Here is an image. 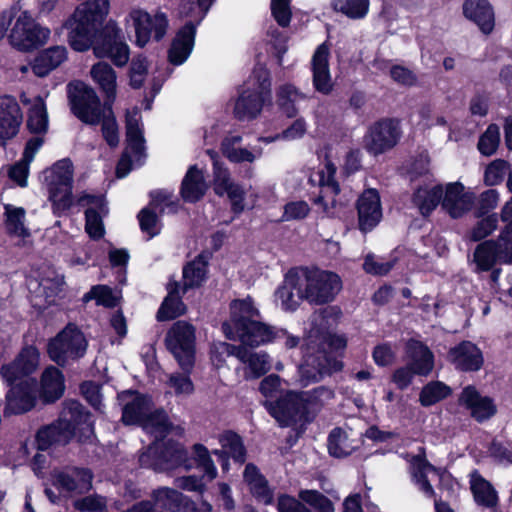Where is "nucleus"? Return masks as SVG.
Here are the masks:
<instances>
[{"label": "nucleus", "instance_id": "nucleus-57", "mask_svg": "<svg viewBox=\"0 0 512 512\" xmlns=\"http://www.w3.org/2000/svg\"><path fill=\"white\" fill-rule=\"evenodd\" d=\"M299 498L314 508L317 512H334V505L331 500L316 490H302Z\"/></svg>", "mask_w": 512, "mask_h": 512}, {"label": "nucleus", "instance_id": "nucleus-58", "mask_svg": "<svg viewBox=\"0 0 512 512\" xmlns=\"http://www.w3.org/2000/svg\"><path fill=\"white\" fill-rule=\"evenodd\" d=\"M500 143L499 127L495 124L488 126L478 141V149L485 156L493 155Z\"/></svg>", "mask_w": 512, "mask_h": 512}, {"label": "nucleus", "instance_id": "nucleus-35", "mask_svg": "<svg viewBox=\"0 0 512 512\" xmlns=\"http://www.w3.org/2000/svg\"><path fill=\"white\" fill-rule=\"evenodd\" d=\"M409 365L414 373L421 376L428 375L434 367V355L432 351L421 341L410 339L405 346Z\"/></svg>", "mask_w": 512, "mask_h": 512}, {"label": "nucleus", "instance_id": "nucleus-59", "mask_svg": "<svg viewBox=\"0 0 512 512\" xmlns=\"http://www.w3.org/2000/svg\"><path fill=\"white\" fill-rule=\"evenodd\" d=\"M498 217L496 214L488 215L481 219L470 231V240L477 242L491 235L497 228Z\"/></svg>", "mask_w": 512, "mask_h": 512}, {"label": "nucleus", "instance_id": "nucleus-14", "mask_svg": "<svg viewBox=\"0 0 512 512\" xmlns=\"http://www.w3.org/2000/svg\"><path fill=\"white\" fill-rule=\"evenodd\" d=\"M165 343L180 367L189 372L194 365L195 329L185 322L178 321L167 332Z\"/></svg>", "mask_w": 512, "mask_h": 512}, {"label": "nucleus", "instance_id": "nucleus-30", "mask_svg": "<svg viewBox=\"0 0 512 512\" xmlns=\"http://www.w3.org/2000/svg\"><path fill=\"white\" fill-rule=\"evenodd\" d=\"M196 26L188 21L176 32L168 50L169 64H183L189 58L195 45Z\"/></svg>", "mask_w": 512, "mask_h": 512}, {"label": "nucleus", "instance_id": "nucleus-43", "mask_svg": "<svg viewBox=\"0 0 512 512\" xmlns=\"http://www.w3.org/2000/svg\"><path fill=\"white\" fill-rule=\"evenodd\" d=\"M48 113L44 100L36 97L28 112L27 127L31 133L36 134L35 137H42L48 131Z\"/></svg>", "mask_w": 512, "mask_h": 512}, {"label": "nucleus", "instance_id": "nucleus-42", "mask_svg": "<svg viewBox=\"0 0 512 512\" xmlns=\"http://www.w3.org/2000/svg\"><path fill=\"white\" fill-rule=\"evenodd\" d=\"M443 199V188L440 185L419 187L413 195V203L423 216L429 215Z\"/></svg>", "mask_w": 512, "mask_h": 512}, {"label": "nucleus", "instance_id": "nucleus-13", "mask_svg": "<svg viewBox=\"0 0 512 512\" xmlns=\"http://www.w3.org/2000/svg\"><path fill=\"white\" fill-rule=\"evenodd\" d=\"M93 53L99 59L95 64H107L103 59H110L112 64H129L130 49L121 29L115 23H107L92 45Z\"/></svg>", "mask_w": 512, "mask_h": 512}, {"label": "nucleus", "instance_id": "nucleus-33", "mask_svg": "<svg viewBox=\"0 0 512 512\" xmlns=\"http://www.w3.org/2000/svg\"><path fill=\"white\" fill-rule=\"evenodd\" d=\"M459 403L468 409L471 416L479 422L489 419L496 413L493 400L482 396L474 386H467L463 389Z\"/></svg>", "mask_w": 512, "mask_h": 512}, {"label": "nucleus", "instance_id": "nucleus-63", "mask_svg": "<svg viewBox=\"0 0 512 512\" xmlns=\"http://www.w3.org/2000/svg\"><path fill=\"white\" fill-rule=\"evenodd\" d=\"M168 385L177 396H190L194 393V384L187 374L173 373L169 376Z\"/></svg>", "mask_w": 512, "mask_h": 512}, {"label": "nucleus", "instance_id": "nucleus-41", "mask_svg": "<svg viewBox=\"0 0 512 512\" xmlns=\"http://www.w3.org/2000/svg\"><path fill=\"white\" fill-rule=\"evenodd\" d=\"M471 491L475 502L485 508H494L498 504V495L493 486L477 472L471 475Z\"/></svg>", "mask_w": 512, "mask_h": 512}, {"label": "nucleus", "instance_id": "nucleus-25", "mask_svg": "<svg viewBox=\"0 0 512 512\" xmlns=\"http://www.w3.org/2000/svg\"><path fill=\"white\" fill-rule=\"evenodd\" d=\"M39 365V352L33 346L23 348L18 357L1 369V375L7 384L18 380L31 379L29 377Z\"/></svg>", "mask_w": 512, "mask_h": 512}, {"label": "nucleus", "instance_id": "nucleus-29", "mask_svg": "<svg viewBox=\"0 0 512 512\" xmlns=\"http://www.w3.org/2000/svg\"><path fill=\"white\" fill-rule=\"evenodd\" d=\"M52 483L61 491L82 494L92 487V473L80 468L57 471L53 474Z\"/></svg>", "mask_w": 512, "mask_h": 512}, {"label": "nucleus", "instance_id": "nucleus-32", "mask_svg": "<svg viewBox=\"0 0 512 512\" xmlns=\"http://www.w3.org/2000/svg\"><path fill=\"white\" fill-rule=\"evenodd\" d=\"M23 121L21 108L15 98L3 96L0 98V138L12 139L19 132Z\"/></svg>", "mask_w": 512, "mask_h": 512}, {"label": "nucleus", "instance_id": "nucleus-11", "mask_svg": "<svg viewBox=\"0 0 512 512\" xmlns=\"http://www.w3.org/2000/svg\"><path fill=\"white\" fill-rule=\"evenodd\" d=\"M125 122L127 146L117 164L116 174L118 178L125 177L134 166L140 165L145 151V140L139 110L134 108L131 111H127Z\"/></svg>", "mask_w": 512, "mask_h": 512}, {"label": "nucleus", "instance_id": "nucleus-64", "mask_svg": "<svg viewBox=\"0 0 512 512\" xmlns=\"http://www.w3.org/2000/svg\"><path fill=\"white\" fill-rule=\"evenodd\" d=\"M139 224L142 232L146 233L149 238L154 237L160 232V225L155 212L150 208L142 209L138 214Z\"/></svg>", "mask_w": 512, "mask_h": 512}, {"label": "nucleus", "instance_id": "nucleus-40", "mask_svg": "<svg viewBox=\"0 0 512 512\" xmlns=\"http://www.w3.org/2000/svg\"><path fill=\"white\" fill-rule=\"evenodd\" d=\"M65 390L64 376L62 372L50 366L46 368L41 377L40 395L44 402H54L58 400Z\"/></svg>", "mask_w": 512, "mask_h": 512}, {"label": "nucleus", "instance_id": "nucleus-50", "mask_svg": "<svg viewBox=\"0 0 512 512\" xmlns=\"http://www.w3.org/2000/svg\"><path fill=\"white\" fill-rule=\"evenodd\" d=\"M220 444L222 446V450H215L213 453L218 456H222L223 454H228L234 460L242 463L245 460V448L241 441V438L233 433V432H225L221 435Z\"/></svg>", "mask_w": 512, "mask_h": 512}, {"label": "nucleus", "instance_id": "nucleus-18", "mask_svg": "<svg viewBox=\"0 0 512 512\" xmlns=\"http://www.w3.org/2000/svg\"><path fill=\"white\" fill-rule=\"evenodd\" d=\"M336 167L327 161L322 168L309 176V182L320 188V194L314 199L318 210L324 216H331L335 206V196L340 192L339 184L335 181Z\"/></svg>", "mask_w": 512, "mask_h": 512}, {"label": "nucleus", "instance_id": "nucleus-34", "mask_svg": "<svg viewBox=\"0 0 512 512\" xmlns=\"http://www.w3.org/2000/svg\"><path fill=\"white\" fill-rule=\"evenodd\" d=\"M462 8L464 16L475 23L483 34L492 33L495 27V13L488 0H465Z\"/></svg>", "mask_w": 512, "mask_h": 512}, {"label": "nucleus", "instance_id": "nucleus-60", "mask_svg": "<svg viewBox=\"0 0 512 512\" xmlns=\"http://www.w3.org/2000/svg\"><path fill=\"white\" fill-rule=\"evenodd\" d=\"M67 60L65 46H51L39 52L34 62L29 64H63Z\"/></svg>", "mask_w": 512, "mask_h": 512}, {"label": "nucleus", "instance_id": "nucleus-28", "mask_svg": "<svg viewBox=\"0 0 512 512\" xmlns=\"http://www.w3.org/2000/svg\"><path fill=\"white\" fill-rule=\"evenodd\" d=\"M474 200V194L466 191L462 184L450 183L446 186L441 203L452 218H460L471 210Z\"/></svg>", "mask_w": 512, "mask_h": 512}, {"label": "nucleus", "instance_id": "nucleus-9", "mask_svg": "<svg viewBox=\"0 0 512 512\" xmlns=\"http://www.w3.org/2000/svg\"><path fill=\"white\" fill-rule=\"evenodd\" d=\"M470 263L475 273L488 272L502 264H512V226L505 225L496 239L480 242L473 251Z\"/></svg>", "mask_w": 512, "mask_h": 512}, {"label": "nucleus", "instance_id": "nucleus-37", "mask_svg": "<svg viewBox=\"0 0 512 512\" xmlns=\"http://www.w3.org/2000/svg\"><path fill=\"white\" fill-rule=\"evenodd\" d=\"M230 324L233 331L243 330L244 325L259 318L260 313L250 297L234 300L230 304Z\"/></svg>", "mask_w": 512, "mask_h": 512}, {"label": "nucleus", "instance_id": "nucleus-44", "mask_svg": "<svg viewBox=\"0 0 512 512\" xmlns=\"http://www.w3.org/2000/svg\"><path fill=\"white\" fill-rule=\"evenodd\" d=\"M180 289L181 287L177 283H170L168 285V295L157 313L158 320L174 319L185 312V306L180 300Z\"/></svg>", "mask_w": 512, "mask_h": 512}, {"label": "nucleus", "instance_id": "nucleus-49", "mask_svg": "<svg viewBox=\"0 0 512 512\" xmlns=\"http://www.w3.org/2000/svg\"><path fill=\"white\" fill-rule=\"evenodd\" d=\"M267 34L270 38L266 43V52L277 64H282L283 56L288 50V34L272 26Z\"/></svg>", "mask_w": 512, "mask_h": 512}, {"label": "nucleus", "instance_id": "nucleus-20", "mask_svg": "<svg viewBox=\"0 0 512 512\" xmlns=\"http://www.w3.org/2000/svg\"><path fill=\"white\" fill-rule=\"evenodd\" d=\"M208 154L213 160V186L214 191L219 196L226 195L231 204V210L239 214L245 209V191L241 185L235 183L230 176L226 167L216 160L217 154L214 151L208 150Z\"/></svg>", "mask_w": 512, "mask_h": 512}, {"label": "nucleus", "instance_id": "nucleus-26", "mask_svg": "<svg viewBox=\"0 0 512 512\" xmlns=\"http://www.w3.org/2000/svg\"><path fill=\"white\" fill-rule=\"evenodd\" d=\"M243 330L233 331L230 324H223V332L230 340H239L248 346H259L271 342L275 337L273 329L258 319L244 325Z\"/></svg>", "mask_w": 512, "mask_h": 512}, {"label": "nucleus", "instance_id": "nucleus-10", "mask_svg": "<svg viewBox=\"0 0 512 512\" xmlns=\"http://www.w3.org/2000/svg\"><path fill=\"white\" fill-rule=\"evenodd\" d=\"M67 98L72 114L86 125H98L106 112V100L102 103L96 91L82 81L67 85Z\"/></svg>", "mask_w": 512, "mask_h": 512}, {"label": "nucleus", "instance_id": "nucleus-36", "mask_svg": "<svg viewBox=\"0 0 512 512\" xmlns=\"http://www.w3.org/2000/svg\"><path fill=\"white\" fill-rule=\"evenodd\" d=\"M42 146V137H31L25 145L22 158L10 167L9 177L20 187L27 186L30 164Z\"/></svg>", "mask_w": 512, "mask_h": 512}, {"label": "nucleus", "instance_id": "nucleus-31", "mask_svg": "<svg viewBox=\"0 0 512 512\" xmlns=\"http://www.w3.org/2000/svg\"><path fill=\"white\" fill-rule=\"evenodd\" d=\"M448 360L461 371H478L484 363L482 351L470 341H462L452 347Z\"/></svg>", "mask_w": 512, "mask_h": 512}, {"label": "nucleus", "instance_id": "nucleus-1", "mask_svg": "<svg viewBox=\"0 0 512 512\" xmlns=\"http://www.w3.org/2000/svg\"><path fill=\"white\" fill-rule=\"evenodd\" d=\"M152 402L148 396L134 395L123 408L122 421L125 424H140L155 441L139 457L140 465L158 472L169 471L180 466L190 468L188 452L179 443L161 440L173 429L166 413L162 410L151 412Z\"/></svg>", "mask_w": 512, "mask_h": 512}, {"label": "nucleus", "instance_id": "nucleus-15", "mask_svg": "<svg viewBox=\"0 0 512 512\" xmlns=\"http://www.w3.org/2000/svg\"><path fill=\"white\" fill-rule=\"evenodd\" d=\"M49 34V29L41 27L28 11H23L12 26L8 38L13 47L28 52L42 46Z\"/></svg>", "mask_w": 512, "mask_h": 512}, {"label": "nucleus", "instance_id": "nucleus-17", "mask_svg": "<svg viewBox=\"0 0 512 512\" xmlns=\"http://www.w3.org/2000/svg\"><path fill=\"white\" fill-rule=\"evenodd\" d=\"M285 383L278 375L270 374L259 385L261 394L266 398L265 407L280 427L288 426V393L282 387Z\"/></svg>", "mask_w": 512, "mask_h": 512}, {"label": "nucleus", "instance_id": "nucleus-3", "mask_svg": "<svg viewBox=\"0 0 512 512\" xmlns=\"http://www.w3.org/2000/svg\"><path fill=\"white\" fill-rule=\"evenodd\" d=\"M108 0H87L76 7L65 20L70 47L78 52L88 51L104 29L108 15Z\"/></svg>", "mask_w": 512, "mask_h": 512}, {"label": "nucleus", "instance_id": "nucleus-23", "mask_svg": "<svg viewBox=\"0 0 512 512\" xmlns=\"http://www.w3.org/2000/svg\"><path fill=\"white\" fill-rule=\"evenodd\" d=\"M77 203L86 207L85 230L88 235L95 240L102 238L105 232L102 219L108 213L104 197L83 193L79 196Z\"/></svg>", "mask_w": 512, "mask_h": 512}, {"label": "nucleus", "instance_id": "nucleus-39", "mask_svg": "<svg viewBox=\"0 0 512 512\" xmlns=\"http://www.w3.org/2000/svg\"><path fill=\"white\" fill-rule=\"evenodd\" d=\"M244 481L253 496L261 503L269 505L273 502V492L265 477L254 464H247L243 472Z\"/></svg>", "mask_w": 512, "mask_h": 512}, {"label": "nucleus", "instance_id": "nucleus-54", "mask_svg": "<svg viewBox=\"0 0 512 512\" xmlns=\"http://www.w3.org/2000/svg\"><path fill=\"white\" fill-rule=\"evenodd\" d=\"M6 225L10 233L25 237L28 230L24 225L25 210L20 207H14L10 204L5 205Z\"/></svg>", "mask_w": 512, "mask_h": 512}, {"label": "nucleus", "instance_id": "nucleus-24", "mask_svg": "<svg viewBox=\"0 0 512 512\" xmlns=\"http://www.w3.org/2000/svg\"><path fill=\"white\" fill-rule=\"evenodd\" d=\"M432 471H436V468L426 460L424 452L412 457L410 465L412 480L426 497L434 498L435 511L454 512L446 502L436 498L434 488L427 477L428 473Z\"/></svg>", "mask_w": 512, "mask_h": 512}, {"label": "nucleus", "instance_id": "nucleus-55", "mask_svg": "<svg viewBox=\"0 0 512 512\" xmlns=\"http://www.w3.org/2000/svg\"><path fill=\"white\" fill-rule=\"evenodd\" d=\"M451 389L442 382H431L423 387L420 402L423 406H431L450 395Z\"/></svg>", "mask_w": 512, "mask_h": 512}, {"label": "nucleus", "instance_id": "nucleus-12", "mask_svg": "<svg viewBox=\"0 0 512 512\" xmlns=\"http://www.w3.org/2000/svg\"><path fill=\"white\" fill-rule=\"evenodd\" d=\"M88 342L80 329L69 324L48 344V354L52 361L65 365L70 360H77L86 353Z\"/></svg>", "mask_w": 512, "mask_h": 512}, {"label": "nucleus", "instance_id": "nucleus-51", "mask_svg": "<svg viewBox=\"0 0 512 512\" xmlns=\"http://www.w3.org/2000/svg\"><path fill=\"white\" fill-rule=\"evenodd\" d=\"M152 498L154 500V507L164 511H175L183 501L182 493L168 487L155 490Z\"/></svg>", "mask_w": 512, "mask_h": 512}, {"label": "nucleus", "instance_id": "nucleus-5", "mask_svg": "<svg viewBox=\"0 0 512 512\" xmlns=\"http://www.w3.org/2000/svg\"><path fill=\"white\" fill-rule=\"evenodd\" d=\"M78 432L80 439L93 434V421L83 406L70 401L65 404L61 417L56 424L38 431L36 442L39 450H46L52 444H66Z\"/></svg>", "mask_w": 512, "mask_h": 512}, {"label": "nucleus", "instance_id": "nucleus-27", "mask_svg": "<svg viewBox=\"0 0 512 512\" xmlns=\"http://www.w3.org/2000/svg\"><path fill=\"white\" fill-rule=\"evenodd\" d=\"M358 224L362 232L371 231L382 218L380 196L376 189L362 193L357 202Z\"/></svg>", "mask_w": 512, "mask_h": 512}, {"label": "nucleus", "instance_id": "nucleus-21", "mask_svg": "<svg viewBox=\"0 0 512 512\" xmlns=\"http://www.w3.org/2000/svg\"><path fill=\"white\" fill-rule=\"evenodd\" d=\"M218 349L227 355H233L244 364V378L258 379L270 370V359L265 352L250 351L242 346L220 343Z\"/></svg>", "mask_w": 512, "mask_h": 512}, {"label": "nucleus", "instance_id": "nucleus-8", "mask_svg": "<svg viewBox=\"0 0 512 512\" xmlns=\"http://www.w3.org/2000/svg\"><path fill=\"white\" fill-rule=\"evenodd\" d=\"M43 181L52 203L53 213L61 216L73 204V164L69 159H62L43 172Z\"/></svg>", "mask_w": 512, "mask_h": 512}, {"label": "nucleus", "instance_id": "nucleus-7", "mask_svg": "<svg viewBox=\"0 0 512 512\" xmlns=\"http://www.w3.org/2000/svg\"><path fill=\"white\" fill-rule=\"evenodd\" d=\"M270 78L264 66L256 67L242 86L235 103L234 114L239 120H252L270 99Z\"/></svg>", "mask_w": 512, "mask_h": 512}, {"label": "nucleus", "instance_id": "nucleus-19", "mask_svg": "<svg viewBox=\"0 0 512 512\" xmlns=\"http://www.w3.org/2000/svg\"><path fill=\"white\" fill-rule=\"evenodd\" d=\"M401 135L399 120L382 119L369 128L364 137L365 148L373 155L382 154L396 146Z\"/></svg>", "mask_w": 512, "mask_h": 512}, {"label": "nucleus", "instance_id": "nucleus-22", "mask_svg": "<svg viewBox=\"0 0 512 512\" xmlns=\"http://www.w3.org/2000/svg\"><path fill=\"white\" fill-rule=\"evenodd\" d=\"M8 385L11 388L6 394L5 414H22L35 406L36 382L34 379L18 380Z\"/></svg>", "mask_w": 512, "mask_h": 512}, {"label": "nucleus", "instance_id": "nucleus-16", "mask_svg": "<svg viewBox=\"0 0 512 512\" xmlns=\"http://www.w3.org/2000/svg\"><path fill=\"white\" fill-rule=\"evenodd\" d=\"M129 16L135 31V44L139 48H144L152 38L159 42L166 35L169 23L165 13L152 16L145 10L134 9Z\"/></svg>", "mask_w": 512, "mask_h": 512}, {"label": "nucleus", "instance_id": "nucleus-46", "mask_svg": "<svg viewBox=\"0 0 512 512\" xmlns=\"http://www.w3.org/2000/svg\"><path fill=\"white\" fill-rule=\"evenodd\" d=\"M91 76L105 94L106 104L116 99V74L111 66H92Z\"/></svg>", "mask_w": 512, "mask_h": 512}, {"label": "nucleus", "instance_id": "nucleus-53", "mask_svg": "<svg viewBox=\"0 0 512 512\" xmlns=\"http://www.w3.org/2000/svg\"><path fill=\"white\" fill-rule=\"evenodd\" d=\"M353 450L348 441L346 432L339 427L334 428L328 436V451L331 456L342 458L348 456Z\"/></svg>", "mask_w": 512, "mask_h": 512}, {"label": "nucleus", "instance_id": "nucleus-45", "mask_svg": "<svg viewBox=\"0 0 512 512\" xmlns=\"http://www.w3.org/2000/svg\"><path fill=\"white\" fill-rule=\"evenodd\" d=\"M152 71L147 70V66H132L130 71V84L133 88H139L143 84L144 78L150 74L149 82L152 85V90L157 93L164 80L166 79V69L164 66H151Z\"/></svg>", "mask_w": 512, "mask_h": 512}, {"label": "nucleus", "instance_id": "nucleus-56", "mask_svg": "<svg viewBox=\"0 0 512 512\" xmlns=\"http://www.w3.org/2000/svg\"><path fill=\"white\" fill-rule=\"evenodd\" d=\"M336 9L352 19L364 18L369 10V0H336Z\"/></svg>", "mask_w": 512, "mask_h": 512}, {"label": "nucleus", "instance_id": "nucleus-61", "mask_svg": "<svg viewBox=\"0 0 512 512\" xmlns=\"http://www.w3.org/2000/svg\"><path fill=\"white\" fill-rule=\"evenodd\" d=\"M84 299L86 301L89 299H95L99 305L114 307L118 303L119 296L115 294L108 286L97 285L94 286L89 291V293L84 296Z\"/></svg>", "mask_w": 512, "mask_h": 512}, {"label": "nucleus", "instance_id": "nucleus-52", "mask_svg": "<svg viewBox=\"0 0 512 512\" xmlns=\"http://www.w3.org/2000/svg\"><path fill=\"white\" fill-rule=\"evenodd\" d=\"M101 132L106 143L114 148L119 144V127L113 111V105L106 104V112L103 114L100 123Z\"/></svg>", "mask_w": 512, "mask_h": 512}, {"label": "nucleus", "instance_id": "nucleus-2", "mask_svg": "<svg viewBox=\"0 0 512 512\" xmlns=\"http://www.w3.org/2000/svg\"><path fill=\"white\" fill-rule=\"evenodd\" d=\"M340 315L341 310L336 306L326 307L313 315L304 361L299 366L303 384L318 382L324 375H331L343 368V363L337 355H342L347 346V339L344 335L328 332L329 319L336 321Z\"/></svg>", "mask_w": 512, "mask_h": 512}, {"label": "nucleus", "instance_id": "nucleus-48", "mask_svg": "<svg viewBox=\"0 0 512 512\" xmlns=\"http://www.w3.org/2000/svg\"><path fill=\"white\" fill-rule=\"evenodd\" d=\"M206 276V261L203 256L197 257L183 269V287L182 292L187 289L200 286Z\"/></svg>", "mask_w": 512, "mask_h": 512}, {"label": "nucleus", "instance_id": "nucleus-47", "mask_svg": "<svg viewBox=\"0 0 512 512\" xmlns=\"http://www.w3.org/2000/svg\"><path fill=\"white\" fill-rule=\"evenodd\" d=\"M64 277L51 268L45 269L39 278V293H42L47 303H53L55 297L62 291Z\"/></svg>", "mask_w": 512, "mask_h": 512}, {"label": "nucleus", "instance_id": "nucleus-62", "mask_svg": "<svg viewBox=\"0 0 512 512\" xmlns=\"http://www.w3.org/2000/svg\"><path fill=\"white\" fill-rule=\"evenodd\" d=\"M193 453L195 460L203 469L204 475L208 478V480L211 481L215 479L217 476V469L209 455L208 449L201 444H195L193 446Z\"/></svg>", "mask_w": 512, "mask_h": 512}, {"label": "nucleus", "instance_id": "nucleus-38", "mask_svg": "<svg viewBox=\"0 0 512 512\" xmlns=\"http://www.w3.org/2000/svg\"><path fill=\"white\" fill-rule=\"evenodd\" d=\"M208 189L203 171L197 166H191L183 178L181 196L186 202L194 203L200 200Z\"/></svg>", "mask_w": 512, "mask_h": 512}, {"label": "nucleus", "instance_id": "nucleus-6", "mask_svg": "<svg viewBox=\"0 0 512 512\" xmlns=\"http://www.w3.org/2000/svg\"><path fill=\"white\" fill-rule=\"evenodd\" d=\"M334 397V391L325 386H319L310 391H290V432H295L296 437L303 434L307 425Z\"/></svg>", "mask_w": 512, "mask_h": 512}, {"label": "nucleus", "instance_id": "nucleus-4", "mask_svg": "<svg viewBox=\"0 0 512 512\" xmlns=\"http://www.w3.org/2000/svg\"><path fill=\"white\" fill-rule=\"evenodd\" d=\"M290 289L313 305L332 302L342 289V280L334 272L296 267L290 269Z\"/></svg>", "mask_w": 512, "mask_h": 512}]
</instances>
